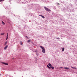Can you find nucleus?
<instances>
[{
	"label": "nucleus",
	"mask_w": 77,
	"mask_h": 77,
	"mask_svg": "<svg viewBox=\"0 0 77 77\" xmlns=\"http://www.w3.org/2000/svg\"><path fill=\"white\" fill-rule=\"evenodd\" d=\"M8 38H6V40H8Z\"/></svg>",
	"instance_id": "aec40b11"
},
{
	"label": "nucleus",
	"mask_w": 77,
	"mask_h": 77,
	"mask_svg": "<svg viewBox=\"0 0 77 77\" xmlns=\"http://www.w3.org/2000/svg\"><path fill=\"white\" fill-rule=\"evenodd\" d=\"M64 50H65V48H62V51H64Z\"/></svg>",
	"instance_id": "39448f33"
},
{
	"label": "nucleus",
	"mask_w": 77,
	"mask_h": 77,
	"mask_svg": "<svg viewBox=\"0 0 77 77\" xmlns=\"http://www.w3.org/2000/svg\"><path fill=\"white\" fill-rule=\"evenodd\" d=\"M71 68H73V67H72V66H71Z\"/></svg>",
	"instance_id": "393cba45"
},
{
	"label": "nucleus",
	"mask_w": 77,
	"mask_h": 77,
	"mask_svg": "<svg viewBox=\"0 0 77 77\" xmlns=\"http://www.w3.org/2000/svg\"><path fill=\"white\" fill-rule=\"evenodd\" d=\"M51 68L52 69H54V67L53 66H51Z\"/></svg>",
	"instance_id": "0eeeda50"
},
{
	"label": "nucleus",
	"mask_w": 77,
	"mask_h": 77,
	"mask_svg": "<svg viewBox=\"0 0 77 77\" xmlns=\"http://www.w3.org/2000/svg\"><path fill=\"white\" fill-rule=\"evenodd\" d=\"M2 23L3 24V25H5V22H4L3 21H2Z\"/></svg>",
	"instance_id": "9b49d317"
},
{
	"label": "nucleus",
	"mask_w": 77,
	"mask_h": 77,
	"mask_svg": "<svg viewBox=\"0 0 77 77\" xmlns=\"http://www.w3.org/2000/svg\"><path fill=\"white\" fill-rule=\"evenodd\" d=\"M73 68L74 69H76V68H75L74 67H73Z\"/></svg>",
	"instance_id": "a211bd4d"
},
{
	"label": "nucleus",
	"mask_w": 77,
	"mask_h": 77,
	"mask_svg": "<svg viewBox=\"0 0 77 77\" xmlns=\"http://www.w3.org/2000/svg\"><path fill=\"white\" fill-rule=\"evenodd\" d=\"M1 35H5V33H1Z\"/></svg>",
	"instance_id": "2eb2a0df"
},
{
	"label": "nucleus",
	"mask_w": 77,
	"mask_h": 77,
	"mask_svg": "<svg viewBox=\"0 0 77 77\" xmlns=\"http://www.w3.org/2000/svg\"><path fill=\"white\" fill-rule=\"evenodd\" d=\"M20 44H21V45H23V44H22V42H20Z\"/></svg>",
	"instance_id": "f3484780"
},
{
	"label": "nucleus",
	"mask_w": 77,
	"mask_h": 77,
	"mask_svg": "<svg viewBox=\"0 0 77 77\" xmlns=\"http://www.w3.org/2000/svg\"><path fill=\"white\" fill-rule=\"evenodd\" d=\"M0 75H1V74H0Z\"/></svg>",
	"instance_id": "c756f323"
},
{
	"label": "nucleus",
	"mask_w": 77,
	"mask_h": 77,
	"mask_svg": "<svg viewBox=\"0 0 77 77\" xmlns=\"http://www.w3.org/2000/svg\"><path fill=\"white\" fill-rule=\"evenodd\" d=\"M41 48L42 49V53H45V48L42 46H40Z\"/></svg>",
	"instance_id": "f257e3e1"
},
{
	"label": "nucleus",
	"mask_w": 77,
	"mask_h": 77,
	"mask_svg": "<svg viewBox=\"0 0 77 77\" xmlns=\"http://www.w3.org/2000/svg\"><path fill=\"white\" fill-rule=\"evenodd\" d=\"M2 63L4 65H9V64L6 63L2 62Z\"/></svg>",
	"instance_id": "7ed1b4c3"
},
{
	"label": "nucleus",
	"mask_w": 77,
	"mask_h": 77,
	"mask_svg": "<svg viewBox=\"0 0 77 77\" xmlns=\"http://www.w3.org/2000/svg\"><path fill=\"white\" fill-rule=\"evenodd\" d=\"M63 68L62 67H61L60 68Z\"/></svg>",
	"instance_id": "5701e85b"
},
{
	"label": "nucleus",
	"mask_w": 77,
	"mask_h": 77,
	"mask_svg": "<svg viewBox=\"0 0 77 77\" xmlns=\"http://www.w3.org/2000/svg\"><path fill=\"white\" fill-rule=\"evenodd\" d=\"M64 69H69V68H68V67H64Z\"/></svg>",
	"instance_id": "6e6552de"
},
{
	"label": "nucleus",
	"mask_w": 77,
	"mask_h": 77,
	"mask_svg": "<svg viewBox=\"0 0 77 77\" xmlns=\"http://www.w3.org/2000/svg\"><path fill=\"white\" fill-rule=\"evenodd\" d=\"M8 47V45H7L5 48H4V50H6L7 48Z\"/></svg>",
	"instance_id": "20e7f679"
},
{
	"label": "nucleus",
	"mask_w": 77,
	"mask_h": 77,
	"mask_svg": "<svg viewBox=\"0 0 77 77\" xmlns=\"http://www.w3.org/2000/svg\"><path fill=\"white\" fill-rule=\"evenodd\" d=\"M71 68H73V67H72V66H71Z\"/></svg>",
	"instance_id": "b1692460"
},
{
	"label": "nucleus",
	"mask_w": 77,
	"mask_h": 77,
	"mask_svg": "<svg viewBox=\"0 0 77 77\" xmlns=\"http://www.w3.org/2000/svg\"><path fill=\"white\" fill-rule=\"evenodd\" d=\"M26 36V38H27V36Z\"/></svg>",
	"instance_id": "a878e982"
},
{
	"label": "nucleus",
	"mask_w": 77,
	"mask_h": 77,
	"mask_svg": "<svg viewBox=\"0 0 77 77\" xmlns=\"http://www.w3.org/2000/svg\"><path fill=\"white\" fill-rule=\"evenodd\" d=\"M44 8L45 10L47 11H48V12H50L51 11V10H50V9L48 8H47V7H45Z\"/></svg>",
	"instance_id": "f03ea898"
},
{
	"label": "nucleus",
	"mask_w": 77,
	"mask_h": 77,
	"mask_svg": "<svg viewBox=\"0 0 77 77\" xmlns=\"http://www.w3.org/2000/svg\"><path fill=\"white\" fill-rule=\"evenodd\" d=\"M5 1V0H1V2H4Z\"/></svg>",
	"instance_id": "dca6fc26"
},
{
	"label": "nucleus",
	"mask_w": 77,
	"mask_h": 77,
	"mask_svg": "<svg viewBox=\"0 0 77 77\" xmlns=\"http://www.w3.org/2000/svg\"><path fill=\"white\" fill-rule=\"evenodd\" d=\"M43 18H45V17L44 16H42V17Z\"/></svg>",
	"instance_id": "ddd939ff"
},
{
	"label": "nucleus",
	"mask_w": 77,
	"mask_h": 77,
	"mask_svg": "<svg viewBox=\"0 0 77 77\" xmlns=\"http://www.w3.org/2000/svg\"><path fill=\"white\" fill-rule=\"evenodd\" d=\"M57 39H59V38H57Z\"/></svg>",
	"instance_id": "4be33fe9"
},
{
	"label": "nucleus",
	"mask_w": 77,
	"mask_h": 77,
	"mask_svg": "<svg viewBox=\"0 0 77 77\" xmlns=\"http://www.w3.org/2000/svg\"><path fill=\"white\" fill-rule=\"evenodd\" d=\"M27 38H28V37H27Z\"/></svg>",
	"instance_id": "c85d7f7f"
},
{
	"label": "nucleus",
	"mask_w": 77,
	"mask_h": 77,
	"mask_svg": "<svg viewBox=\"0 0 77 77\" xmlns=\"http://www.w3.org/2000/svg\"><path fill=\"white\" fill-rule=\"evenodd\" d=\"M30 42V40H29L27 42Z\"/></svg>",
	"instance_id": "4468645a"
},
{
	"label": "nucleus",
	"mask_w": 77,
	"mask_h": 77,
	"mask_svg": "<svg viewBox=\"0 0 77 77\" xmlns=\"http://www.w3.org/2000/svg\"><path fill=\"white\" fill-rule=\"evenodd\" d=\"M26 36V38H27V36Z\"/></svg>",
	"instance_id": "bb28decb"
},
{
	"label": "nucleus",
	"mask_w": 77,
	"mask_h": 77,
	"mask_svg": "<svg viewBox=\"0 0 77 77\" xmlns=\"http://www.w3.org/2000/svg\"><path fill=\"white\" fill-rule=\"evenodd\" d=\"M27 38H28V37H27Z\"/></svg>",
	"instance_id": "cd10ccee"
},
{
	"label": "nucleus",
	"mask_w": 77,
	"mask_h": 77,
	"mask_svg": "<svg viewBox=\"0 0 77 77\" xmlns=\"http://www.w3.org/2000/svg\"><path fill=\"white\" fill-rule=\"evenodd\" d=\"M39 16H40V17H42V15H39Z\"/></svg>",
	"instance_id": "6ab92c4d"
},
{
	"label": "nucleus",
	"mask_w": 77,
	"mask_h": 77,
	"mask_svg": "<svg viewBox=\"0 0 77 77\" xmlns=\"http://www.w3.org/2000/svg\"><path fill=\"white\" fill-rule=\"evenodd\" d=\"M47 66L48 68H49V69H51V67H50L49 66H48V65H47Z\"/></svg>",
	"instance_id": "423d86ee"
},
{
	"label": "nucleus",
	"mask_w": 77,
	"mask_h": 77,
	"mask_svg": "<svg viewBox=\"0 0 77 77\" xmlns=\"http://www.w3.org/2000/svg\"><path fill=\"white\" fill-rule=\"evenodd\" d=\"M7 38H8V33H7Z\"/></svg>",
	"instance_id": "f8f14e48"
},
{
	"label": "nucleus",
	"mask_w": 77,
	"mask_h": 77,
	"mask_svg": "<svg viewBox=\"0 0 77 77\" xmlns=\"http://www.w3.org/2000/svg\"><path fill=\"white\" fill-rule=\"evenodd\" d=\"M2 2V0H0V2Z\"/></svg>",
	"instance_id": "412c9836"
},
{
	"label": "nucleus",
	"mask_w": 77,
	"mask_h": 77,
	"mask_svg": "<svg viewBox=\"0 0 77 77\" xmlns=\"http://www.w3.org/2000/svg\"><path fill=\"white\" fill-rule=\"evenodd\" d=\"M48 65L50 66H51V64L50 63L48 64Z\"/></svg>",
	"instance_id": "1a4fd4ad"
},
{
	"label": "nucleus",
	"mask_w": 77,
	"mask_h": 77,
	"mask_svg": "<svg viewBox=\"0 0 77 77\" xmlns=\"http://www.w3.org/2000/svg\"><path fill=\"white\" fill-rule=\"evenodd\" d=\"M7 43H8V42H6L5 44V45H6V44H7Z\"/></svg>",
	"instance_id": "9d476101"
}]
</instances>
